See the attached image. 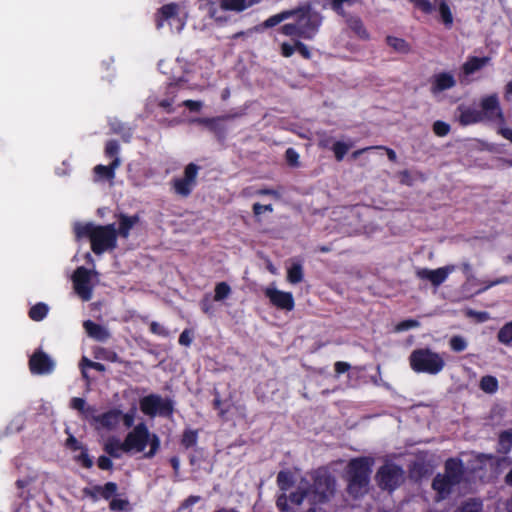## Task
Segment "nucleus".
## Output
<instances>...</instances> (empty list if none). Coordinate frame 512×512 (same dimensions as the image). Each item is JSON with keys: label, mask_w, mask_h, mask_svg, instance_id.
<instances>
[{"label": "nucleus", "mask_w": 512, "mask_h": 512, "mask_svg": "<svg viewBox=\"0 0 512 512\" xmlns=\"http://www.w3.org/2000/svg\"><path fill=\"white\" fill-rule=\"evenodd\" d=\"M462 472V464L460 461L450 459L446 462L445 474L438 475L433 481V488L437 491L439 498H444L450 493L452 486L459 483Z\"/></svg>", "instance_id": "nucleus-7"}, {"label": "nucleus", "mask_w": 512, "mask_h": 512, "mask_svg": "<svg viewBox=\"0 0 512 512\" xmlns=\"http://www.w3.org/2000/svg\"><path fill=\"white\" fill-rule=\"evenodd\" d=\"M349 28L360 38L361 40H369L370 34L365 28L362 20L359 17H349L347 19Z\"/></svg>", "instance_id": "nucleus-25"}, {"label": "nucleus", "mask_w": 512, "mask_h": 512, "mask_svg": "<svg viewBox=\"0 0 512 512\" xmlns=\"http://www.w3.org/2000/svg\"><path fill=\"white\" fill-rule=\"evenodd\" d=\"M141 411L150 416H168L172 413V403L169 399L162 398L159 395L151 394L140 400Z\"/></svg>", "instance_id": "nucleus-11"}, {"label": "nucleus", "mask_w": 512, "mask_h": 512, "mask_svg": "<svg viewBox=\"0 0 512 512\" xmlns=\"http://www.w3.org/2000/svg\"><path fill=\"white\" fill-rule=\"evenodd\" d=\"M75 459L84 467H91L92 466V460L89 458L85 450L80 451L79 455L75 456Z\"/></svg>", "instance_id": "nucleus-52"}, {"label": "nucleus", "mask_w": 512, "mask_h": 512, "mask_svg": "<svg viewBox=\"0 0 512 512\" xmlns=\"http://www.w3.org/2000/svg\"><path fill=\"white\" fill-rule=\"evenodd\" d=\"M498 133L505 139L512 142V128L506 127L504 123L498 124Z\"/></svg>", "instance_id": "nucleus-54"}, {"label": "nucleus", "mask_w": 512, "mask_h": 512, "mask_svg": "<svg viewBox=\"0 0 512 512\" xmlns=\"http://www.w3.org/2000/svg\"><path fill=\"white\" fill-rule=\"evenodd\" d=\"M450 347L455 352L464 351L468 344L465 338L462 336H453L449 341Z\"/></svg>", "instance_id": "nucleus-41"}, {"label": "nucleus", "mask_w": 512, "mask_h": 512, "mask_svg": "<svg viewBox=\"0 0 512 512\" xmlns=\"http://www.w3.org/2000/svg\"><path fill=\"white\" fill-rule=\"evenodd\" d=\"M450 131V126L446 122L443 121H436L433 124V132L439 136L443 137L446 136Z\"/></svg>", "instance_id": "nucleus-44"}, {"label": "nucleus", "mask_w": 512, "mask_h": 512, "mask_svg": "<svg viewBox=\"0 0 512 512\" xmlns=\"http://www.w3.org/2000/svg\"><path fill=\"white\" fill-rule=\"evenodd\" d=\"M80 367H81L82 375L84 378H87V373L85 371V368H87V367L93 368L100 372L105 370V367L103 364L98 363V362H93V361L89 360L87 357L82 358Z\"/></svg>", "instance_id": "nucleus-38"}, {"label": "nucleus", "mask_w": 512, "mask_h": 512, "mask_svg": "<svg viewBox=\"0 0 512 512\" xmlns=\"http://www.w3.org/2000/svg\"><path fill=\"white\" fill-rule=\"evenodd\" d=\"M139 218L137 216H125L122 215L119 221V234L120 236L127 238L130 230L138 223Z\"/></svg>", "instance_id": "nucleus-29"}, {"label": "nucleus", "mask_w": 512, "mask_h": 512, "mask_svg": "<svg viewBox=\"0 0 512 512\" xmlns=\"http://www.w3.org/2000/svg\"><path fill=\"white\" fill-rule=\"evenodd\" d=\"M29 365L34 374H48L54 370L55 362L47 354L37 351L31 356Z\"/></svg>", "instance_id": "nucleus-18"}, {"label": "nucleus", "mask_w": 512, "mask_h": 512, "mask_svg": "<svg viewBox=\"0 0 512 512\" xmlns=\"http://www.w3.org/2000/svg\"><path fill=\"white\" fill-rule=\"evenodd\" d=\"M295 11L298 16L300 37L304 39H312L321 25L322 16L319 13L314 12L311 6L301 7Z\"/></svg>", "instance_id": "nucleus-9"}, {"label": "nucleus", "mask_w": 512, "mask_h": 512, "mask_svg": "<svg viewBox=\"0 0 512 512\" xmlns=\"http://www.w3.org/2000/svg\"><path fill=\"white\" fill-rule=\"evenodd\" d=\"M498 341L502 344L509 345L512 343V321L506 323L498 332Z\"/></svg>", "instance_id": "nucleus-36"}, {"label": "nucleus", "mask_w": 512, "mask_h": 512, "mask_svg": "<svg viewBox=\"0 0 512 512\" xmlns=\"http://www.w3.org/2000/svg\"><path fill=\"white\" fill-rule=\"evenodd\" d=\"M398 177H399V180L401 183H403L405 185H412V177H411L409 171L404 170V171L399 172Z\"/></svg>", "instance_id": "nucleus-59"}, {"label": "nucleus", "mask_w": 512, "mask_h": 512, "mask_svg": "<svg viewBox=\"0 0 512 512\" xmlns=\"http://www.w3.org/2000/svg\"><path fill=\"white\" fill-rule=\"evenodd\" d=\"M415 7L423 11L424 13H431L433 11V5L429 0H409Z\"/></svg>", "instance_id": "nucleus-45"}, {"label": "nucleus", "mask_w": 512, "mask_h": 512, "mask_svg": "<svg viewBox=\"0 0 512 512\" xmlns=\"http://www.w3.org/2000/svg\"><path fill=\"white\" fill-rule=\"evenodd\" d=\"M192 342V337L189 331L184 330L180 337H179V343L184 346H189Z\"/></svg>", "instance_id": "nucleus-58"}, {"label": "nucleus", "mask_w": 512, "mask_h": 512, "mask_svg": "<svg viewBox=\"0 0 512 512\" xmlns=\"http://www.w3.org/2000/svg\"><path fill=\"white\" fill-rule=\"evenodd\" d=\"M454 265H447L437 269L420 268L416 270V276L420 280L430 282L434 286H439L446 281L448 276L455 271Z\"/></svg>", "instance_id": "nucleus-17"}, {"label": "nucleus", "mask_w": 512, "mask_h": 512, "mask_svg": "<svg viewBox=\"0 0 512 512\" xmlns=\"http://www.w3.org/2000/svg\"><path fill=\"white\" fill-rule=\"evenodd\" d=\"M67 446L73 451L84 450L77 439L72 436L67 439Z\"/></svg>", "instance_id": "nucleus-62"}, {"label": "nucleus", "mask_w": 512, "mask_h": 512, "mask_svg": "<svg viewBox=\"0 0 512 512\" xmlns=\"http://www.w3.org/2000/svg\"><path fill=\"white\" fill-rule=\"evenodd\" d=\"M334 481L326 476L321 475L314 477L312 475L301 478L294 491L289 495V500L295 505H301L307 502L312 505L306 512H326L318 504L326 501L333 493Z\"/></svg>", "instance_id": "nucleus-1"}, {"label": "nucleus", "mask_w": 512, "mask_h": 512, "mask_svg": "<svg viewBox=\"0 0 512 512\" xmlns=\"http://www.w3.org/2000/svg\"><path fill=\"white\" fill-rule=\"evenodd\" d=\"M377 482L383 489H394L403 480V471L396 465L383 466L376 476Z\"/></svg>", "instance_id": "nucleus-14"}, {"label": "nucleus", "mask_w": 512, "mask_h": 512, "mask_svg": "<svg viewBox=\"0 0 512 512\" xmlns=\"http://www.w3.org/2000/svg\"><path fill=\"white\" fill-rule=\"evenodd\" d=\"M295 47L296 49L298 50V52L306 59H309L311 54H310V51L308 49V47L306 45H304L303 43L301 42H296L295 44Z\"/></svg>", "instance_id": "nucleus-61"}, {"label": "nucleus", "mask_w": 512, "mask_h": 512, "mask_svg": "<svg viewBox=\"0 0 512 512\" xmlns=\"http://www.w3.org/2000/svg\"><path fill=\"white\" fill-rule=\"evenodd\" d=\"M121 412L118 410H111L100 416L94 414L91 420L95 424L96 428H107L112 429L117 426L120 421Z\"/></svg>", "instance_id": "nucleus-20"}, {"label": "nucleus", "mask_w": 512, "mask_h": 512, "mask_svg": "<svg viewBox=\"0 0 512 512\" xmlns=\"http://www.w3.org/2000/svg\"><path fill=\"white\" fill-rule=\"evenodd\" d=\"M264 294L276 308L284 311H292L294 309L295 302L292 293L279 290L274 283L264 289Z\"/></svg>", "instance_id": "nucleus-12"}, {"label": "nucleus", "mask_w": 512, "mask_h": 512, "mask_svg": "<svg viewBox=\"0 0 512 512\" xmlns=\"http://www.w3.org/2000/svg\"><path fill=\"white\" fill-rule=\"evenodd\" d=\"M72 281L75 293L83 301H89L93 296L94 287L99 283V277L97 271L81 266L75 270Z\"/></svg>", "instance_id": "nucleus-8"}, {"label": "nucleus", "mask_w": 512, "mask_h": 512, "mask_svg": "<svg viewBox=\"0 0 512 512\" xmlns=\"http://www.w3.org/2000/svg\"><path fill=\"white\" fill-rule=\"evenodd\" d=\"M355 0H333L331 3L332 9L339 15L344 16L345 12L343 9V5H352Z\"/></svg>", "instance_id": "nucleus-46"}, {"label": "nucleus", "mask_w": 512, "mask_h": 512, "mask_svg": "<svg viewBox=\"0 0 512 512\" xmlns=\"http://www.w3.org/2000/svg\"><path fill=\"white\" fill-rule=\"evenodd\" d=\"M441 22L447 28H451L454 22L453 14L446 0H434Z\"/></svg>", "instance_id": "nucleus-23"}, {"label": "nucleus", "mask_w": 512, "mask_h": 512, "mask_svg": "<svg viewBox=\"0 0 512 512\" xmlns=\"http://www.w3.org/2000/svg\"><path fill=\"white\" fill-rule=\"evenodd\" d=\"M287 501H288V497L286 496L285 493H283L277 499V507L281 510V512H295L290 509Z\"/></svg>", "instance_id": "nucleus-51"}, {"label": "nucleus", "mask_w": 512, "mask_h": 512, "mask_svg": "<svg viewBox=\"0 0 512 512\" xmlns=\"http://www.w3.org/2000/svg\"><path fill=\"white\" fill-rule=\"evenodd\" d=\"M86 333L97 341H105L109 338L110 334L108 330L90 320H87L83 324Z\"/></svg>", "instance_id": "nucleus-22"}, {"label": "nucleus", "mask_w": 512, "mask_h": 512, "mask_svg": "<svg viewBox=\"0 0 512 512\" xmlns=\"http://www.w3.org/2000/svg\"><path fill=\"white\" fill-rule=\"evenodd\" d=\"M262 0H220V7L211 0H203L201 9H203L208 16L219 24H224L228 21V16L223 11L242 12Z\"/></svg>", "instance_id": "nucleus-6"}, {"label": "nucleus", "mask_w": 512, "mask_h": 512, "mask_svg": "<svg viewBox=\"0 0 512 512\" xmlns=\"http://www.w3.org/2000/svg\"><path fill=\"white\" fill-rule=\"evenodd\" d=\"M351 148L350 144H347L345 142H336L333 145V152L335 154V157L338 161H341L344 157V155L348 152V150Z\"/></svg>", "instance_id": "nucleus-42"}, {"label": "nucleus", "mask_w": 512, "mask_h": 512, "mask_svg": "<svg viewBox=\"0 0 512 512\" xmlns=\"http://www.w3.org/2000/svg\"><path fill=\"white\" fill-rule=\"evenodd\" d=\"M294 15H296L295 10L283 11L279 14L273 15V16L269 17L268 19H266L263 22L262 27L270 28V27L276 26L277 24L281 23L282 21H284Z\"/></svg>", "instance_id": "nucleus-31"}, {"label": "nucleus", "mask_w": 512, "mask_h": 512, "mask_svg": "<svg viewBox=\"0 0 512 512\" xmlns=\"http://www.w3.org/2000/svg\"><path fill=\"white\" fill-rule=\"evenodd\" d=\"M119 165L120 160L118 157H115L109 166L98 165L94 168V172L99 178L113 179L115 175V169L119 167Z\"/></svg>", "instance_id": "nucleus-27"}, {"label": "nucleus", "mask_w": 512, "mask_h": 512, "mask_svg": "<svg viewBox=\"0 0 512 512\" xmlns=\"http://www.w3.org/2000/svg\"><path fill=\"white\" fill-rule=\"evenodd\" d=\"M286 159L291 165H297L299 155L294 149L289 148L286 150Z\"/></svg>", "instance_id": "nucleus-56"}, {"label": "nucleus", "mask_w": 512, "mask_h": 512, "mask_svg": "<svg viewBox=\"0 0 512 512\" xmlns=\"http://www.w3.org/2000/svg\"><path fill=\"white\" fill-rule=\"evenodd\" d=\"M456 84L455 78L450 73H439L433 77L431 93L437 95L445 90L451 89Z\"/></svg>", "instance_id": "nucleus-19"}, {"label": "nucleus", "mask_w": 512, "mask_h": 512, "mask_svg": "<svg viewBox=\"0 0 512 512\" xmlns=\"http://www.w3.org/2000/svg\"><path fill=\"white\" fill-rule=\"evenodd\" d=\"M106 154L109 156H115L119 151V145L116 141H109L105 148Z\"/></svg>", "instance_id": "nucleus-55"}, {"label": "nucleus", "mask_w": 512, "mask_h": 512, "mask_svg": "<svg viewBox=\"0 0 512 512\" xmlns=\"http://www.w3.org/2000/svg\"><path fill=\"white\" fill-rule=\"evenodd\" d=\"M480 388L486 393H495L498 389V381L493 376H484L480 381Z\"/></svg>", "instance_id": "nucleus-34"}, {"label": "nucleus", "mask_w": 512, "mask_h": 512, "mask_svg": "<svg viewBox=\"0 0 512 512\" xmlns=\"http://www.w3.org/2000/svg\"><path fill=\"white\" fill-rule=\"evenodd\" d=\"M303 277V267L300 263H294L287 269V281L289 283H300L303 280Z\"/></svg>", "instance_id": "nucleus-32"}, {"label": "nucleus", "mask_w": 512, "mask_h": 512, "mask_svg": "<svg viewBox=\"0 0 512 512\" xmlns=\"http://www.w3.org/2000/svg\"><path fill=\"white\" fill-rule=\"evenodd\" d=\"M98 466L103 470H108L112 467V461L106 456H101L98 459Z\"/></svg>", "instance_id": "nucleus-63"}, {"label": "nucleus", "mask_w": 512, "mask_h": 512, "mask_svg": "<svg viewBox=\"0 0 512 512\" xmlns=\"http://www.w3.org/2000/svg\"><path fill=\"white\" fill-rule=\"evenodd\" d=\"M186 17L187 13L184 8L174 3L167 4L159 11L157 26L160 28L164 22H167L172 30L180 32L185 25Z\"/></svg>", "instance_id": "nucleus-10"}, {"label": "nucleus", "mask_w": 512, "mask_h": 512, "mask_svg": "<svg viewBox=\"0 0 512 512\" xmlns=\"http://www.w3.org/2000/svg\"><path fill=\"white\" fill-rule=\"evenodd\" d=\"M386 43L394 52L400 54H408L411 52V45L403 38L387 36Z\"/></svg>", "instance_id": "nucleus-24"}, {"label": "nucleus", "mask_w": 512, "mask_h": 512, "mask_svg": "<svg viewBox=\"0 0 512 512\" xmlns=\"http://www.w3.org/2000/svg\"><path fill=\"white\" fill-rule=\"evenodd\" d=\"M481 112L483 119L496 122L498 124L505 123V117L499 103L497 94H491L481 99Z\"/></svg>", "instance_id": "nucleus-13"}, {"label": "nucleus", "mask_w": 512, "mask_h": 512, "mask_svg": "<svg viewBox=\"0 0 512 512\" xmlns=\"http://www.w3.org/2000/svg\"><path fill=\"white\" fill-rule=\"evenodd\" d=\"M411 369L416 373L436 375L445 367L444 358L437 352L428 348H420L412 351L409 356Z\"/></svg>", "instance_id": "nucleus-4"}, {"label": "nucleus", "mask_w": 512, "mask_h": 512, "mask_svg": "<svg viewBox=\"0 0 512 512\" xmlns=\"http://www.w3.org/2000/svg\"><path fill=\"white\" fill-rule=\"evenodd\" d=\"M489 62L488 57H471L463 64V71L466 75H470L480 70Z\"/></svg>", "instance_id": "nucleus-26"}, {"label": "nucleus", "mask_w": 512, "mask_h": 512, "mask_svg": "<svg viewBox=\"0 0 512 512\" xmlns=\"http://www.w3.org/2000/svg\"><path fill=\"white\" fill-rule=\"evenodd\" d=\"M105 451L112 457L119 458L123 453H126L124 441L121 442L119 439L110 438L105 444Z\"/></svg>", "instance_id": "nucleus-28"}, {"label": "nucleus", "mask_w": 512, "mask_h": 512, "mask_svg": "<svg viewBox=\"0 0 512 512\" xmlns=\"http://www.w3.org/2000/svg\"><path fill=\"white\" fill-rule=\"evenodd\" d=\"M466 315L470 318L476 319L478 322H485L490 319L489 313L485 311L467 310Z\"/></svg>", "instance_id": "nucleus-47"}, {"label": "nucleus", "mask_w": 512, "mask_h": 512, "mask_svg": "<svg viewBox=\"0 0 512 512\" xmlns=\"http://www.w3.org/2000/svg\"><path fill=\"white\" fill-rule=\"evenodd\" d=\"M372 465L371 458L354 459L349 463L348 490L354 497L367 492Z\"/></svg>", "instance_id": "nucleus-5"}, {"label": "nucleus", "mask_w": 512, "mask_h": 512, "mask_svg": "<svg viewBox=\"0 0 512 512\" xmlns=\"http://www.w3.org/2000/svg\"><path fill=\"white\" fill-rule=\"evenodd\" d=\"M282 33L287 36H299L300 37V27L298 22L296 24H286L282 27Z\"/></svg>", "instance_id": "nucleus-48"}, {"label": "nucleus", "mask_w": 512, "mask_h": 512, "mask_svg": "<svg viewBox=\"0 0 512 512\" xmlns=\"http://www.w3.org/2000/svg\"><path fill=\"white\" fill-rule=\"evenodd\" d=\"M500 450L504 453L512 448V429L501 433L499 437Z\"/></svg>", "instance_id": "nucleus-37"}, {"label": "nucleus", "mask_w": 512, "mask_h": 512, "mask_svg": "<svg viewBox=\"0 0 512 512\" xmlns=\"http://www.w3.org/2000/svg\"><path fill=\"white\" fill-rule=\"evenodd\" d=\"M459 122L462 125H471L483 121V113L473 107H459Z\"/></svg>", "instance_id": "nucleus-21"}, {"label": "nucleus", "mask_w": 512, "mask_h": 512, "mask_svg": "<svg viewBox=\"0 0 512 512\" xmlns=\"http://www.w3.org/2000/svg\"><path fill=\"white\" fill-rule=\"evenodd\" d=\"M232 289L226 282H219L214 289V300L222 302L231 295Z\"/></svg>", "instance_id": "nucleus-33"}, {"label": "nucleus", "mask_w": 512, "mask_h": 512, "mask_svg": "<svg viewBox=\"0 0 512 512\" xmlns=\"http://www.w3.org/2000/svg\"><path fill=\"white\" fill-rule=\"evenodd\" d=\"M47 313L48 306L44 303H38L30 309L29 316L34 321H40L46 317Z\"/></svg>", "instance_id": "nucleus-35"}, {"label": "nucleus", "mask_w": 512, "mask_h": 512, "mask_svg": "<svg viewBox=\"0 0 512 512\" xmlns=\"http://www.w3.org/2000/svg\"><path fill=\"white\" fill-rule=\"evenodd\" d=\"M196 442V434L194 432H186L183 436V443L186 446H192Z\"/></svg>", "instance_id": "nucleus-60"}, {"label": "nucleus", "mask_w": 512, "mask_h": 512, "mask_svg": "<svg viewBox=\"0 0 512 512\" xmlns=\"http://www.w3.org/2000/svg\"><path fill=\"white\" fill-rule=\"evenodd\" d=\"M456 512H482V503L477 500L467 501Z\"/></svg>", "instance_id": "nucleus-39"}, {"label": "nucleus", "mask_w": 512, "mask_h": 512, "mask_svg": "<svg viewBox=\"0 0 512 512\" xmlns=\"http://www.w3.org/2000/svg\"><path fill=\"white\" fill-rule=\"evenodd\" d=\"M74 231L77 238L87 237L91 242V249L96 254L116 247L117 232L114 225L100 226L93 223H76Z\"/></svg>", "instance_id": "nucleus-2"}, {"label": "nucleus", "mask_w": 512, "mask_h": 512, "mask_svg": "<svg viewBox=\"0 0 512 512\" xmlns=\"http://www.w3.org/2000/svg\"><path fill=\"white\" fill-rule=\"evenodd\" d=\"M419 326H420V323L417 320L408 319V320H404V321L398 323L395 326L394 331L395 332H402V331H406V330H409V329H412V328H417Z\"/></svg>", "instance_id": "nucleus-43"}, {"label": "nucleus", "mask_w": 512, "mask_h": 512, "mask_svg": "<svg viewBox=\"0 0 512 512\" xmlns=\"http://www.w3.org/2000/svg\"><path fill=\"white\" fill-rule=\"evenodd\" d=\"M272 211H273V206L270 204L262 205L259 203H255L253 205V212L257 216L263 214L264 212H272Z\"/></svg>", "instance_id": "nucleus-53"}, {"label": "nucleus", "mask_w": 512, "mask_h": 512, "mask_svg": "<svg viewBox=\"0 0 512 512\" xmlns=\"http://www.w3.org/2000/svg\"><path fill=\"white\" fill-rule=\"evenodd\" d=\"M150 330L152 333L157 334L162 337H167L169 335V332L167 331V329L158 322H152L150 324Z\"/></svg>", "instance_id": "nucleus-50"}, {"label": "nucleus", "mask_w": 512, "mask_h": 512, "mask_svg": "<svg viewBox=\"0 0 512 512\" xmlns=\"http://www.w3.org/2000/svg\"><path fill=\"white\" fill-rule=\"evenodd\" d=\"M295 49V46H292L288 43H283L281 45V53L284 57H290L294 53Z\"/></svg>", "instance_id": "nucleus-64"}, {"label": "nucleus", "mask_w": 512, "mask_h": 512, "mask_svg": "<svg viewBox=\"0 0 512 512\" xmlns=\"http://www.w3.org/2000/svg\"><path fill=\"white\" fill-rule=\"evenodd\" d=\"M198 170V166L193 163L186 166L183 177L177 178L173 181V187L177 194L181 196H188L191 193L196 184Z\"/></svg>", "instance_id": "nucleus-16"}, {"label": "nucleus", "mask_w": 512, "mask_h": 512, "mask_svg": "<svg viewBox=\"0 0 512 512\" xmlns=\"http://www.w3.org/2000/svg\"><path fill=\"white\" fill-rule=\"evenodd\" d=\"M116 490L117 486L112 482H109L105 484L104 487L99 488L101 495L106 499L110 498L116 492Z\"/></svg>", "instance_id": "nucleus-49"}, {"label": "nucleus", "mask_w": 512, "mask_h": 512, "mask_svg": "<svg viewBox=\"0 0 512 512\" xmlns=\"http://www.w3.org/2000/svg\"><path fill=\"white\" fill-rule=\"evenodd\" d=\"M150 446L145 457H153L160 447V440L156 434L149 432L147 426L143 423L138 424L130 431L125 440L124 446L126 453L136 454L143 452L147 446Z\"/></svg>", "instance_id": "nucleus-3"}, {"label": "nucleus", "mask_w": 512, "mask_h": 512, "mask_svg": "<svg viewBox=\"0 0 512 512\" xmlns=\"http://www.w3.org/2000/svg\"><path fill=\"white\" fill-rule=\"evenodd\" d=\"M277 482L282 491H287L292 485L293 477L289 472H280L277 477Z\"/></svg>", "instance_id": "nucleus-40"}, {"label": "nucleus", "mask_w": 512, "mask_h": 512, "mask_svg": "<svg viewBox=\"0 0 512 512\" xmlns=\"http://www.w3.org/2000/svg\"><path fill=\"white\" fill-rule=\"evenodd\" d=\"M183 105L192 111H200L203 107V103L201 101L194 100H186L183 102Z\"/></svg>", "instance_id": "nucleus-57"}, {"label": "nucleus", "mask_w": 512, "mask_h": 512, "mask_svg": "<svg viewBox=\"0 0 512 512\" xmlns=\"http://www.w3.org/2000/svg\"><path fill=\"white\" fill-rule=\"evenodd\" d=\"M332 220L337 223L340 232L350 234L358 223L357 213L352 208L340 207L332 211Z\"/></svg>", "instance_id": "nucleus-15"}, {"label": "nucleus", "mask_w": 512, "mask_h": 512, "mask_svg": "<svg viewBox=\"0 0 512 512\" xmlns=\"http://www.w3.org/2000/svg\"><path fill=\"white\" fill-rule=\"evenodd\" d=\"M71 407L81 412L82 415L87 419H91V417L94 414H96V408L92 406H87L85 400L82 398H73L71 400Z\"/></svg>", "instance_id": "nucleus-30"}]
</instances>
